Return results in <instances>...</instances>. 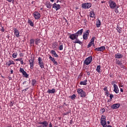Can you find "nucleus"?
<instances>
[{
	"label": "nucleus",
	"instance_id": "obj_1",
	"mask_svg": "<svg viewBox=\"0 0 127 127\" xmlns=\"http://www.w3.org/2000/svg\"><path fill=\"white\" fill-rule=\"evenodd\" d=\"M77 92L78 95H79L81 98L86 97V92L83 91V89L78 88L77 89Z\"/></svg>",
	"mask_w": 127,
	"mask_h": 127
},
{
	"label": "nucleus",
	"instance_id": "obj_2",
	"mask_svg": "<svg viewBox=\"0 0 127 127\" xmlns=\"http://www.w3.org/2000/svg\"><path fill=\"white\" fill-rule=\"evenodd\" d=\"M109 4L110 8H112V9H114V8H116V7H117V3L113 0H110L109 1Z\"/></svg>",
	"mask_w": 127,
	"mask_h": 127
},
{
	"label": "nucleus",
	"instance_id": "obj_3",
	"mask_svg": "<svg viewBox=\"0 0 127 127\" xmlns=\"http://www.w3.org/2000/svg\"><path fill=\"white\" fill-rule=\"evenodd\" d=\"M91 6H92V4H91L90 3H82L81 4V7L84 9L90 8Z\"/></svg>",
	"mask_w": 127,
	"mask_h": 127
},
{
	"label": "nucleus",
	"instance_id": "obj_4",
	"mask_svg": "<svg viewBox=\"0 0 127 127\" xmlns=\"http://www.w3.org/2000/svg\"><path fill=\"white\" fill-rule=\"evenodd\" d=\"M78 35H79V33L70 34L69 35V38L71 39V40H76L78 38Z\"/></svg>",
	"mask_w": 127,
	"mask_h": 127
},
{
	"label": "nucleus",
	"instance_id": "obj_5",
	"mask_svg": "<svg viewBox=\"0 0 127 127\" xmlns=\"http://www.w3.org/2000/svg\"><path fill=\"white\" fill-rule=\"evenodd\" d=\"M92 59L93 57H92V56L88 57L87 59H85V61L84 62V64H85V65H89V64H90L92 62Z\"/></svg>",
	"mask_w": 127,
	"mask_h": 127
},
{
	"label": "nucleus",
	"instance_id": "obj_6",
	"mask_svg": "<svg viewBox=\"0 0 127 127\" xmlns=\"http://www.w3.org/2000/svg\"><path fill=\"white\" fill-rule=\"evenodd\" d=\"M39 125H43L39 126L37 127H48V122L47 121H43V122H38Z\"/></svg>",
	"mask_w": 127,
	"mask_h": 127
},
{
	"label": "nucleus",
	"instance_id": "obj_7",
	"mask_svg": "<svg viewBox=\"0 0 127 127\" xmlns=\"http://www.w3.org/2000/svg\"><path fill=\"white\" fill-rule=\"evenodd\" d=\"M19 72L22 73L25 78H28V74L26 73V71H24V69L20 67Z\"/></svg>",
	"mask_w": 127,
	"mask_h": 127
},
{
	"label": "nucleus",
	"instance_id": "obj_8",
	"mask_svg": "<svg viewBox=\"0 0 127 127\" xmlns=\"http://www.w3.org/2000/svg\"><path fill=\"white\" fill-rule=\"evenodd\" d=\"M33 16L35 18V19H39L40 18V13L38 11H35L33 13Z\"/></svg>",
	"mask_w": 127,
	"mask_h": 127
},
{
	"label": "nucleus",
	"instance_id": "obj_9",
	"mask_svg": "<svg viewBox=\"0 0 127 127\" xmlns=\"http://www.w3.org/2000/svg\"><path fill=\"white\" fill-rule=\"evenodd\" d=\"M120 106L121 104L119 103L114 104L111 106V109L113 110H117V109H119Z\"/></svg>",
	"mask_w": 127,
	"mask_h": 127
},
{
	"label": "nucleus",
	"instance_id": "obj_10",
	"mask_svg": "<svg viewBox=\"0 0 127 127\" xmlns=\"http://www.w3.org/2000/svg\"><path fill=\"white\" fill-rule=\"evenodd\" d=\"M53 8H55L56 10H58V9H60L61 8V6H60V4H56V3H54L53 4Z\"/></svg>",
	"mask_w": 127,
	"mask_h": 127
},
{
	"label": "nucleus",
	"instance_id": "obj_11",
	"mask_svg": "<svg viewBox=\"0 0 127 127\" xmlns=\"http://www.w3.org/2000/svg\"><path fill=\"white\" fill-rule=\"evenodd\" d=\"M114 92H115L116 94H119V93H120V90L119 89L118 85H117L116 84H114Z\"/></svg>",
	"mask_w": 127,
	"mask_h": 127
},
{
	"label": "nucleus",
	"instance_id": "obj_12",
	"mask_svg": "<svg viewBox=\"0 0 127 127\" xmlns=\"http://www.w3.org/2000/svg\"><path fill=\"white\" fill-rule=\"evenodd\" d=\"M115 57L116 58V59H122V58L124 57V55H123L122 54L117 53L115 54Z\"/></svg>",
	"mask_w": 127,
	"mask_h": 127
},
{
	"label": "nucleus",
	"instance_id": "obj_13",
	"mask_svg": "<svg viewBox=\"0 0 127 127\" xmlns=\"http://www.w3.org/2000/svg\"><path fill=\"white\" fill-rule=\"evenodd\" d=\"M30 65V69H33L34 64L35 63L34 60L30 59L29 61Z\"/></svg>",
	"mask_w": 127,
	"mask_h": 127
},
{
	"label": "nucleus",
	"instance_id": "obj_14",
	"mask_svg": "<svg viewBox=\"0 0 127 127\" xmlns=\"http://www.w3.org/2000/svg\"><path fill=\"white\" fill-rule=\"evenodd\" d=\"M14 64H15V63H14V62H13L12 60H9L8 62H7L6 63V66H10V65H14Z\"/></svg>",
	"mask_w": 127,
	"mask_h": 127
},
{
	"label": "nucleus",
	"instance_id": "obj_15",
	"mask_svg": "<svg viewBox=\"0 0 127 127\" xmlns=\"http://www.w3.org/2000/svg\"><path fill=\"white\" fill-rule=\"evenodd\" d=\"M105 49H106V47H105L104 46L96 48V50L97 51H105Z\"/></svg>",
	"mask_w": 127,
	"mask_h": 127
},
{
	"label": "nucleus",
	"instance_id": "obj_16",
	"mask_svg": "<svg viewBox=\"0 0 127 127\" xmlns=\"http://www.w3.org/2000/svg\"><path fill=\"white\" fill-rule=\"evenodd\" d=\"M100 124L103 127H107V121L106 120H101Z\"/></svg>",
	"mask_w": 127,
	"mask_h": 127
},
{
	"label": "nucleus",
	"instance_id": "obj_17",
	"mask_svg": "<svg viewBox=\"0 0 127 127\" xmlns=\"http://www.w3.org/2000/svg\"><path fill=\"white\" fill-rule=\"evenodd\" d=\"M55 92H56V90L54 88H53L52 89H49L47 91V93H49V94H55Z\"/></svg>",
	"mask_w": 127,
	"mask_h": 127
},
{
	"label": "nucleus",
	"instance_id": "obj_18",
	"mask_svg": "<svg viewBox=\"0 0 127 127\" xmlns=\"http://www.w3.org/2000/svg\"><path fill=\"white\" fill-rule=\"evenodd\" d=\"M97 21H96V27H100V26H101V21L98 18H97Z\"/></svg>",
	"mask_w": 127,
	"mask_h": 127
},
{
	"label": "nucleus",
	"instance_id": "obj_19",
	"mask_svg": "<svg viewBox=\"0 0 127 127\" xmlns=\"http://www.w3.org/2000/svg\"><path fill=\"white\" fill-rule=\"evenodd\" d=\"M96 71L100 73L102 72V70H101V65H97Z\"/></svg>",
	"mask_w": 127,
	"mask_h": 127
},
{
	"label": "nucleus",
	"instance_id": "obj_20",
	"mask_svg": "<svg viewBox=\"0 0 127 127\" xmlns=\"http://www.w3.org/2000/svg\"><path fill=\"white\" fill-rule=\"evenodd\" d=\"M89 34V33L86 32V33H84L83 36V39H85V40H86V39H88V34Z\"/></svg>",
	"mask_w": 127,
	"mask_h": 127
},
{
	"label": "nucleus",
	"instance_id": "obj_21",
	"mask_svg": "<svg viewBox=\"0 0 127 127\" xmlns=\"http://www.w3.org/2000/svg\"><path fill=\"white\" fill-rule=\"evenodd\" d=\"M45 5L47 6V8L49 9L51 8V6H52V5L51 3H50V2H47Z\"/></svg>",
	"mask_w": 127,
	"mask_h": 127
},
{
	"label": "nucleus",
	"instance_id": "obj_22",
	"mask_svg": "<svg viewBox=\"0 0 127 127\" xmlns=\"http://www.w3.org/2000/svg\"><path fill=\"white\" fill-rule=\"evenodd\" d=\"M51 54H53V55H54L55 57H58V55H57V54H56V52L54 51V50H52L51 51Z\"/></svg>",
	"mask_w": 127,
	"mask_h": 127
},
{
	"label": "nucleus",
	"instance_id": "obj_23",
	"mask_svg": "<svg viewBox=\"0 0 127 127\" xmlns=\"http://www.w3.org/2000/svg\"><path fill=\"white\" fill-rule=\"evenodd\" d=\"M80 85H83L84 86H86V85H87V79H85L83 81H80Z\"/></svg>",
	"mask_w": 127,
	"mask_h": 127
},
{
	"label": "nucleus",
	"instance_id": "obj_24",
	"mask_svg": "<svg viewBox=\"0 0 127 127\" xmlns=\"http://www.w3.org/2000/svg\"><path fill=\"white\" fill-rule=\"evenodd\" d=\"M74 43H78L80 45H82V44H83L82 42L77 39L74 41Z\"/></svg>",
	"mask_w": 127,
	"mask_h": 127
},
{
	"label": "nucleus",
	"instance_id": "obj_25",
	"mask_svg": "<svg viewBox=\"0 0 127 127\" xmlns=\"http://www.w3.org/2000/svg\"><path fill=\"white\" fill-rule=\"evenodd\" d=\"M35 43L36 44V45H38V43H40V39H35Z\"/></svg>",
	"mask_w": 127,
	"mask_h": 127
},
{
	"label": "nucleus",
	"instance_id": "obj_26",
	"mask_svg": "<svg viewBox=\"0 0 127 127\" xmlns=\"http://www.w3.org/2000/svg\"><path fill=\"white\" fill-rule=\"evenodd\" d=\"M31 46H34V39H32L30 40Z\"/></svg>",
	"mask_w": 127,
	"mask_h": 127
},
{
	"label": "nucleus",
	"instance_id": "obj_27",
	"mask_svg": "<svg viewBox=\"0 0 127 127\" xmlns=\"http://www.w3.org/2000/svg\"><path fill=\"white\" fill-rule=\"evenodd\" d=\"M28 23L31 26H34V24H33V22L31 21V20H28Z\"/></svg>",
	"mask_w": 127,
	"mask_h": 127
},
{
	"label": "nucleus",
	"instance_id": "obj_28",
	"mask_svg": "<svg viewBox=\"0 0 127 127\" xmlns=\"http://www.w3.org/2000/svg\"><path fill=\"white\" fill-rule=\"evenodd\" d=\"M116 64H117L119 65H121V64H122V62L119 59L116 60Z\"/></svg>",
	"mask_w": 127,
	"mask_h": 127
},
{
	"label": "nucleus",
	"instance_id": "obj_29",
	"mask_svg": "<svg viewBox=\"0 0 127 127\" xmlns=\"http://www.w3.org/2000/svg\"><path fill=\"white\" fill-rule=\"evenodd\" d=\"M94 39L95 38H92V39L91 40V42H90L89 44L92 46V45H95V44H94Z\"/></svg>",
	"mask_w": 127,
	"mask_h": 127
},
{
	"label": "nucleus",
	"instance_id": "obj_30",
	"mask_svg": "<svg viewBox=\"0 0 127 127\" xmlns=\"http://www.w3.org/2000/svg\"><path fill=\"white\" fill-rule=\"evenodd\" d=\"M90 17L92 18H95V13H94V12L92 11L90 12Z\"/></svg>",
	"mask_w": 127,
	"mask_h": 127
},
{
	"label": "nucleus",
	"instance_id": "obj_31",
	"mask_svg": "<svg viewBox=\"0 0 127 127\" xmlns=\"http://www.w3.org/2000/svg\"><path fill=\"white\" fill-rule=\"evenodd\" d=\"M122 28L120 27V26H119V25L117 26V30L118 32H122Z\"/></svg>",
	"mask_w": 127,
	"mask_h": 127
},
{
	"label": "nucleus",
	"instance_id": "obj_32",
	"mask_svg": "<svg viewBox=\"0 0 127 127\" xmlns=\"http://www.w3.org/2000/svg\"><path fill=\"white\" fill-rule=\"evenodd\" d=\"M106 119H107V117L104 115H102L101 116V121H106Z\"/></svg>",
	"mask_w": 127,
	"mask_h": 127
},
{
	"label": "nucleus",
	"instance_id": "obj_33",
	"mask_svg": "<svg viewBox=\"0 0 127 127\" xmlns=\"http://www.w3.org/2000/svg\"><path fill=\"white\" fill-rule=\"evenodd\" d=\"M38 63L39 64H40L41 63H42L43 62H42V59H41V58L39 57L38 59Z\"/></svg>",
	"mask_w": 127,
	"mask_h": 127
},
{
	"label": "nucleus",
	"instance_id": "obj_34",
	"mask_svg": "<svg viewBox=\"0 0 127 127\" xmlns=\"http://www.w3.org/2000/svg\"><path fill=\"white\" fill-rule=\"evenodd\" d=\"M39 65L41 68H44V64L43 63V62L39 64Z\"/></svg>",
	"mask_w": 127,
	"mask_h": 127
},
{
	"label": "nucleus",
	"instance_id": "obj_35",
	"mask_svg": "<svg viewBox=\"0 0 127 127\" xmlns=\"http://www.w3.org/2000/svg\"><path fill=\"white\" fill-rule=\"evenodd\" d=\"M52 62H53L54 64H56V65H58V63L57 62L55 61V59H52Z\"/></svg>",
	"mask_w": 127,
	"mask_h": 127
},
{
	"label": "nucleus",
	"instance_id": "obj_36",
	"mask_svg": "<svg viewBox=\"0 0 127 127\" xmlns=\"http://www.w3.org/2000/svg\"><path fill=\"white\" fill-rule=\"evenodd\" d=\"M35 84H36V80H35V79H33L32 81V86H34V85H35Z\"/></svg>",
	"mask_w": 127,
	"mask_h": 127
},
{
	"label": "nucleus",
	"instance_id": "obj_37",
	"mask_svg": "<svg viewBox=\"0 0 127 127\" xmlns=\"http://www.w3.org/2000/svg\"><path fill=\"white\" fill-rule=\"evenodd\" d=\"M70 98L71 100H74V99H76V95L75 94H73L71 96H70Z\"/></svg>",
	"mask_w": 127,
	"mask_h": 127
},
{
	"label": "nucleus",
	"instance_id": "obj_38",
	"mask_svg": "<svg viewBox=\"0 0 127 127\" xmlns=\"http://www.w3.org/2000/svg\"><path fill=\"white\" fill-rule=\"evenodd\" d=\"M14 33V35L15 36H16V37H19V33L18 32H15Z\"/></svg>",
	"mask_w": 127,
	"mask_h": 127
},
{
	"label": "nucleus",
	"instance_id": "obj_39",
	"mask_svg": "<svg viewBox=\"0 0 127 127\" xmlns=\"http://www.w3.org/2000/svg\"><path fill=\"white\" fill-rule=\"evenodd\" d=\"M119 66H120L121 68H123V69H125L126 68V66H125V65H124V64H123L122 63L121 64L119 65Z\"/></svg>",
	"mask_w": 127,
	"mask_h": 127
},
{
	"label": "nucleus",
	"instance_id": "obj_40",
	"mask_svg": "<svg viewBox=\"0 0 127 127\" xmlns=\"http://www.w3.org/2000/svg\"><path fill=\"white\" fill-rule=\"evenodd\" d=\"M104 91L105 92H108L109 90H108V87L105 86L104 89H103Z\"/></svg>",
	"mask_w": 127,
	"mask_h": 127
},
{
	"label": "nucleus",
	"instance_id": "obj_41",
	"mask_svg": "<svg viewBox=\"0 0 127 127\" xmlns=\"http://www.w3.org/2000/svg\"><path fill=\"white\" fill-rule=\"evenodd\" d=\"M16 56H17V55L16 53H13L12 54L13 58H16Z\"/></svg>",
	"mask_w": 127,
	"mask_h": 127
},
{
	"label": "nucleus",
	"instance_id": "obj_42",
	"mask_svg": "<svg viewBox=\"0 0 127 127\" xmlns=\"http://www.w3.org/2000/svg\"><path fill=\"white\" fill-rule=\"evenodd\" d=\"M60 50H63V45H61L59 47Z\"/></svg>",
	"mask_w": 127,
	"mask_h": 127
},
{
	"label": "nucleus",
	"instance_id": "obj_43",
	"mask_svg": "<svg viewBox=\"0 0 127 127\" xmlns=\"http://www.w3.org/2000/svg\"><path fill=\"white\" fill-rule=\"evenodd\" d=\"M110 101H112V100L113 99V98H114V95L113 94H110Z\"/></svg>",
	"mask_w": 127,
	"mask_h": 127
},
{
	"label": "nucleus",
	"instance_id": "obj_44",
	"mask_svg": "<svg viewBox=\"0 0 127 127\" xmlns=\"http://www.w3.org/2000/svg\"><path fill=\"white\" fill-rule=\"evenodd\" d=\"M105 108H102L100 110V112L103 114H104V113H105Z\"/></svg>",
	"mask_w": 127,
	"mask_h": 127
},
{
	"label": "nucleus",
	"instance_id": "obj_45",
	"mask_svg": "<svg viewBox=\"0 0 127 127\" xmlns=\"http://www.w3.org/2000/svg\"><path fill=\"white\" fill-rule=\"evenodd\" d=\"M118 8H119L118 6H117V7L115 8V12L116 13H119V9H118Z\"/></svg>",
	"mask_w": 127,
	"mask_h": 127
},
{
	"label": "nucleus",
	"instance_id": "obj_46",
	"mask_svg": "<svg viewBox=\"0 0 127 127\" xmlns=\"http://www.w3.org/2000/svg\"><path fill=\"white\" fill-rule=\"evenodd\" d=\"M84 31V29H81L80 30H79L77 32H83Z\"/></svg>",
	"mask_w": 127,
	"mask_h": 127
},
{
	"label": "nucleus",
	"instance_id": "obj_47",
	"mask_svg": "<svg viewBox=\"0 0 127 127\" xmlns=\"http://www.w3.org/2000/svg\"><path fill=\"white\" fill-rule=\"evenodd\" d=\"M0 29L1 31H2V32H3L4 31V29L2 27H1Z\"/></svg>",
	"mask_w": 127,
	"mask_h": 127
},
{
	"label": "nucleus",
	"instance_id": "obj_48",
	"mask_svg": "<svg viewBox=\"0 0 127 127\" xmlns=\"http://www.w3.org/2000/svg\"><path fill=\"white\" fill-rule=\"evenodd\" d=\"M105 94L107 95V97H109V91L105 92Z\"/></svg>",
	"mask_w": 127,
	"mask_h": 127
},
{
	"label": "nucleus",
	"instance_id": "obj_49",
	"mask_svg": "<svg viewBox=\"0 0 127 127\" xmlns=\"http://www.w3.org/2000/svg\"><path fill=\"white\" fill-rule=\"evenodd\" d=\"M20 61L21 64H23V60L22 59H21Z\"/></svg>",
	"mask_w": 127,
	"mask_h": 127
},
{
	"label": "nucleus",
	"instance_id": "obj_50",
	"mask_svg": "<svg viewBox=\"0 0 127 127\" xmlns=\"http://www.w3.org/2000/svg\"><path fill=\"white\" fill-rule=\"evenodd\" d=\"M22 58H18L16 59V61H20V60L22 59Z\"/></svg>",
	"mask_w": 127,
	"mask_h": 127
},
{
	"label": "nucleus",
	"instance_id": "obj_51",
	"mask_svg": "<svg viewBox=\"0 0 127 127\" xmlns=\"http://www.w3.org/2000/svg\"><path fill=\"white\" fill-rule=\"evenodd\" d=\"M49 59H50V60H51V61H52V59H54V58H52V57H51V56H50Z\"/></svg>",
	"mask_w": 127,
	"mask_h": 127
},
{
	"label": "nucleus",
	"instance_id": "obj_52",
	"mask_svg": "<svg viewBox=\"0 0 127 127\" xmlns=\"http://www.w3.org/2000/svg\"><path fill=\"white\" fill-rule=\"evenodd\" d=\"M10 74H13V70L11 69V70H10Z\"/></svg>",
	"mask_w": 127,
	"mask_h": 127
},
{
	"label": "nucleus",
	"instance_id": "obj_53",
	"mask_svg": "<svg viewBox=\"0 0 127 127\" xmlns=\"http://www.w3.org/2000/svg\"><path fill=\"white\" fill-rule=\"evenodd\" d=\"M49 127H52V124H51V123L49 125Z\"/></svg>",
	"mask_w": 127,
	"mask_h": 127
},
{
	"label": "nucleus",
	"instance_id": "obj_54",
	"mask_svg": "<svg viewBox=\"0 0 127 127\" xmlns=\"http://www.w3.org/2000/svg\"><path fill=\"white\" fill-rule=\"evenodd\" d=\"M61 2V1H61V0H58L57 1V3H58V2Z\"/></svg>",
	"mask_w": 127,
	"mask_h": 127
},
{
	"label": "nucleus",
	"instance_id": "obj_55",
	"mask_svg": "<svg viewBox=\"0 0 127 127\" xmlns=\"http://www.w3.org/2000/svg\"><path fill=\"white\" fill-rule=\"evenodd\" d=\"M120 91L123 93V92H124V89L123 88H120Z\"/></svg>",
	"mask_w": 127,
	"mask_h": 127
},
{
	"label": "nucleus",
	"instance_id": "obj_56",
	"mask_svg": "<svg viewBox=\"0 0 127 127\" xmlns=\"http://www.w3.org/2000/svg\"><path fill=\"white\" fill-rule=\"evenodd\" d=\"M91 46H92L90 44H88L87 46L88 48H89V47H91Z\"/></svg>",
	"mask_w": 127,
	"mask_h": 127
},
{
	"label": "nucleus",
	"instance_id": "obj_57",
	"mask_svg": "<svg viewBox=\"0 0 127 127\" xmlns=\"http://www.w3.org/2000/svg\"><path fill=\"white\" fill-rule=\"evenodd\" d=\"M14 32H17V30H16V28H14Z\"/></svg>",
	"mask_w": 127,
	"mask_h": 127
},
{
	"label": "nucleus",
	"instance_id": "obj_58",
	"mask_svg": "<svg viewBox=\"0 0 127 127\" xmlns=\"http://www.w3.org/2000/svg\"><path fill=\"white\" fill-rule=\"evenodd\" d=\"M27 90H28V87L23 89V91H27Z\"/></svg>",
	"mask_w": 127,
	"mask_h": 127
},
{
	"label": "nucleus",
	"instance_id": "obj_59",
	"mask_svg": "<svg viewBox=\"0 0 127 127\" xmlns=\"http://www.w3.org/2000/svg\"><path fill=\"white\" fill-rule=\"evenodd\" d=\"M64 20H65V22H66V23H68V21L67 20V19H66V18H64Z\"/></svg>",
	"mask_w": 127,
	"mask_h": 127
},
{
	"label": "nucleus",
	"instance_id": "obj_60",
	"mask_svg": "<svg viewBox=\"0 0 127 127\" xmlns=\"http://www.w3.org/2000/svg\"><path fill=\"white\" fill-rule=\"evenodd\" d=\"M7 1L9 2H11L12 1V0H7Z\"/></svg>",
	"mask_w": 127,
	"mask_h": 127
},
{
	"label": "nucleus",
	"instance_id": "obj_61",
	"mask_svg": "<svg viewBox=\"0 0 127 127\" xmlns=\"http://www.w3.org/2000/svg\"><path fill=\"white\" fill-rule=\"evenodd\" d=\"M87 75H90V72L87 71Z\"/></svg>",
	"mask_w": 127,
	"mask_h": 127
},
{
	"label": "nucleus",
	"instance_id": "obj_62",
	"mask_svg": "<svg viewBox=\"0 0 127 127\" xmlns=\"http://www.w3.org/2000/svg\"><path fill=\"white\" fill-rule=\"evenodd\" d=\"M102 3H105V2H106V1H105L104 0H103V1H102Z\"/></svg>",
	"mask_w": 127,
	"mask_h": 127
},
{
	"label": "nucleus",
	"instance_id": "obj_63",
	"mask_svg": "<svg viewBox=\"0 0 127 127\" xmlns=\"http://www.w3.org/2000/svg\"><path fill=\"white\" fill-rule=\"evenodd\" d=\"M91 20H94V19H95V18L91 17Z\"/></svg>",
	"mask_w": 127,
	"mask_h": 127
},
{
	"label": "nucleus",
	"instance_id": "obj_64",
	"mask_svg": "<svg viewBox=\"0 0 127 127\" xmlns=\"http://www.w3.org/2000/svg\"><path fill=\"white\" fill-rule=\"evenodd\" d=\"M119 87H124V85H119Z\"/></svg>",
	"mask_w": 127,
	"mask_h": 127
}]
</instances>
